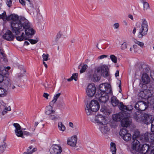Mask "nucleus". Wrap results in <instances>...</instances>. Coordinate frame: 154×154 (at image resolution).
Returning a JSON list of instances; mask_svg holds the SVG:
<instances>
[{"mask_svg":"<svg viewBox=\"0 0 154 154\" xmlns=\"http://www.w3.org/2000/svg\"><path fill=\"white\" fill-rule=\"evenodd\" d=\"M26 19L24 17H21L19 20L18 16L15 14H11L9 16L6 17L7 20H11V30L13 33H15L17 30L24 23Z\"/></svg>","mask_w":154,"mask_h":154,"instance_id":"nucleus-1","label":"nucleus"},{"mask_svg":"<svg viewBox=\"0 0 154 154\" xmlns=\"http://www.w3.org/2000/svg\"><path fill=\"white\" fill-rule=\"evenodd\" d=\"M101 72V75L104 77H107L109 76V69L107 66L103 65L95 69L94 73L92 76L93 77V81L97 82L100 79V77L98 76V73Z\"/></svg>","mask_w":154,"mask_h":154,"instance_id":"nucleus-2","label":"nucleus"},{"mask_svg":"<svg viewBox=\"0 0 154 154\" xmlns=\"http://www.w3.org/2000/svg\"><path fill=\"white\" fill-rule=\"evenodd\" d=\"M20 26L17 30L15 34L18 35L20 32L24 30L26 35L29 36L32 35L35 33V31L32 28L30 27V24L29 21L26 19L24 22V23Z\"/></svg>","mask_w":154,"mask_h":154,"instance_id":"nucleus-3","label":"nucleus"},{"mask_svg":"<svg viewBox=\"0 0 154 154\" xmlns=\"http://www.w3.org/2000/svg\"><path fill=\"white\" fill-rule=\"evenodd\" d=\"M134 117L137 122L146 124L147 125L151 124L152 121V116L146 113L143 114L139 112H137L134 114Z\"/></svg>","mask_w":154,"mask_h":154,"instance_id":"nucleus-4","label":"nucleus"},{"mask_svg":"<svg viewBox=\"0 0 154 154\" xmlns=\"http://www.w3.org/2000/svg\"><path fill=\"white\" fill-rule=\"evenodd\" d=\"M100 105L98 102L93 100H91L89 104H87L85 107L86 113L87 115H91L93 112H95L98 110Z\"/></svg>","mask_w":154,"mask_h":154,"instance_id":"nucleus-5","label":"nucleus"},{"mask_svg":"<svg viewBox=\"0 0 154 154\" xmlns=\"http://www.w3.org/2000/svg\"><path fill=\"white\" fill-rule=\"evenodd\" d=\"M140 143L139 140H135L133 142V149L136 151H142L144 153L147 152L149 149V146L148 144L145 143L142 145L140 147Z\"/></svg>","mask_w":154,"mask_h":154,"instance_id":"nucleus-6","label":"nucleus"},{"mask_svg":"<svg viewBox=\"0 0 154 154\" xmlns=\"http://www.w3.org/2000/svg\"><path fill=\"white\" fill-rule=\"evenodd\" d=\"M141 27L138 33L137 37L140 38H142L143 36L147 35L148 30V25L146 19L143 18L142 19Z\"/></svg>","mask_w":154,"mask_h":154,"instance_id":"nucleus-7","label":"nucleus"},{"mask_svg":"<svg viewBox=\"0 0 154 154\" xmlns=\"http://www.w3.org/2000/svg\"><path fill=\"white\" fill-rule=\"evenodd\" d=\"M2 82L4 84L3 86L8 89H14L16 88V86H19L17 82L14 81L11 83V79L8 77H5Z\"/></svg>","mask_w":154,"mask_h":154,"instance_id":"nucleus-8","label":"nucleus"},{"mask_svg":"<svg viewBox=\"0 0 154 154\" xmlns=\"http://www.w3.org/2000/svg\"><path fill=\"white\" fill-rule=\"evenodd\" d=\"M106 93H102L97 92L95 94V97L100 103H105L109 99V97Z\"/></svg>","mask_w":154,"mask_h":154,"instance_id":"nucleus-9","label":"nucleus"},{"mask_svg":"<svg viewBox=\"0 0 154 154\" xmlns=\"http://www.w3.org/2000/svg\"><path fill=\"white\" fill-rule=\"evenodd\" d=\"M100 91L98 92H100L102 93H106L111 94L112 93V89L110 85L108 83H102L99 86Z\"/></svg>","mask_w":154,"mask_h":154,"instance_id":"nucleus-10","label":"nucleus"},{"mask_svg":"<svg viewBox=\"0 0 154 154\" xmlns=\"http://www.w3.org/2000/svg\"><path fill=\"white\" fill-rule=\"evenodd\" d=\"M96 91V88L95 85L93 83L89 84L88 86L86 93L87 95L90 97H93Z\"/></svg>","mask_w":154,"mask_h":154,"instance_id":"nucleus-11","label":"nucleus"},{"mask_svg":"<svg viewBox=\"0 0 154 154\" xmlns=\"http://www.w3.org/2000/svg\"><path fill=\"white\" fill-rule=\"evenodd\" d=\"M148 106V103L145 101H139L136 104L134 107L137 110L144 111L147 109Z\"/></svg>","mask_w":154,"mask_h":154,"instance_id":"nucleus-12","label":"nucleus"},{"mask_svg":"<svg viewBox=\"0 0 154 154\" xmlns=\"http://www.w3.org/2000/svg\"><path fill=\"white\" fill-rule=\"evenodd\" d=\"M130 122V114H128L122 120L121 124L122 127L127 128L129 126Z\"/></svg>","mask_w":154,"mask_h":154,"instance_id":"nucleus-13","label":"nucleus"},{"mask_svg":"<svg viewBox=\"0 0 154 154\" xmlns=\"http://www.w3.org/2000/svg\"><path fill=\"white\" fill-rule=\"evenodd\" d=\"M94 120L96 123L101 125H106V124L105 117L101 115H98L96 116Z\"/></svg>","mask_w":154,"mask_h":154,"instance_id":"nucleus-14","label":"nucleus"},{"mask_svg":"<svg viewBox=\"0 0 154 154\" xmlns=\"http://www.w3.org/2000/svg\"><path fill=\"white\" fill-rule=\"evenodd\" d=\"M14 35L12 32L9 30H7L6 32L3 35V38L8 41H13L14 37Z\"/></svg>","mask_w":154,"mask_h":154,"instance_id":"nucleus-15","label":"nucleus"},{"mask_svg":"<svg viewBox=\"0 0 154 154\" xmlns=\"http://www.w3.org/2000/svg\"><path fill=\"white\" fill-rule=\"evenodd\" d=\"M110 102L113 106H118L120 109L121 108V103L122 102H120L116 96H113L111 97Z\"/></svg>","mask_w":154,"mask_h":154,"instance_id":"nucleus-16","label":"nucleus"},{"mask_svg":"<svg viewBox=\"0 0 154 154\" xmlns=\"http://www.w3.org/2000/svg\"><path fill=\"white\" fill-rule=\"evenodd\" d=\"M126 115V113L123 111L122 112H119L118 114H114L112 116V118L113 120L117 122L122 120L125 117Z\"/></svg>","mask_w":154,"mask_h":154,"instance_id":"nucleus-17","label":"nucleus"},{"mask_svg":"<svg viewBox=\"0 0 154 154\" xmlns=\"http://www.w3.org/2000/svg\"><path fill=\"white\" fill-rule=\"evenodd\" d=\"M121 108L120 109L122 110L124 112L126 113V115L128 114H130V113L131 112V110L133 109V107L131 105H129L127 106H124L123 103H121Z\"/></svg>","mask_w":154,"mask_h":154,"instance_id":"nucleus-18","label":"nucleus"},{"mask_svg":"<svg viewBox=\"0 0 154 154\" xmlns=\"http://www.w3.org/2000/svg\"><path fill=\"white\" fill-rule=\"evenodd\" d=\"M51 152L52 154H58L62 152V148L58 145H55L52 146Z\"/></svg>","mask_w":154,"mask_h":154,"instance_id":"nucleus-19","label":"nucleus"},{"mask_svg":"<svg viewBox=\"0 0 154 154\" xmlns=\"http://www.w3.org/2000/svg\"><path fill=\"white\" fill-rule=\"evenodd\" d=\"M77 137L76 135H74L71 138H68L67 141L68 144L72 146H75L77 143Z\"/></svg>","mask_w":154,"mask_h":154,"instance_id":"nucleus-20","label":"nucleus"},{"mask_svg":"<svg viewBox=\"0 0 154 154\" xmlns=\"http://www.w3.org/2000/svg\"><path fill=\"white\" fill-rule=\"evenodd\" d=\"M15 128L14 130L16 135L18 137L21 136L22 135V130H21V127L18 123H14L13 125Z\"/></svg>","mask_w":154,"mask_h":154,"instance_id":"nucleus-21","label":"nucleus"},{"mask_svg":"<svg viewBox=\"0 0 154 154\" xmlns=\"http://www.w3.org/2000/svg\"><path fill=\"white\" fill-rule=\"evenodd\" d=\"M149 137L148 133H145L140 136L138 139L142 143L147 142L149 141Z\"/></svg>","mask_w":154,"mask_h":154,"instance_id":"nucleus-22","label":"nucleus"},{"mask_svg":"<svg viewBox=\"0 0 154 154\" xmlns=\"http://www.w3.org/2000/svg\"><path fill=\"white\" fill-rule=\"evenodd\" d=\"M151 133L149 134L150 142L154 143V119L152 120L151 124Z\"/></svg>","mask_w":154,"mask_h":154,"instance_id":"nucleus-23","label":"nucleus"},{"mask_svg":"<svg viewBox=\"0 0 154 154\" xmlns=\"http://www.w3.org/2000/svg\"><path fill=\"white\" fill-rule=\"evenodd\" d=\"M141 80L143 83L145 84L149 83L150 81V79L147 75L146 73H143L141 77Z\"/></svg>","mask_w":154,"mask_h":154,"instance_id":"nucleus-24","label":"nucleus"},{"mask_svg":"<svg viewBox=\"0 0 154 154\" xmlns=\"http://www.w3.org/2000/svg\"><path fill=\"white\" fill-rule=\"evenodd\" d=\"M7 73V71L6 69L4 67L0 68V83L2 82L5 77L4 75Z\"/></svg>","mask_w":154,"mask_h":154,"instance_id":"nucleus-25","label":"nucleus"},{"mask_svg":"<svg viewBox=\"0 0 154 154\" xmlns=\"http://www.w3.org/2000/svg\"><path fill=\"white\" fill-rule=\"evenodd\" d=\"M52 105H50L46 106L45 112V114L47 115H50L52 113H54L55 111L53 109Z\"/></svg>","mask_w":154,"mask_h":154,"instance_id":"nucleus-26","label":"nucleus"},{"mask_svg":"<svg viewBox=\"0 0 154 154\" xmlns=\"http://www.w3.org/2000/svg\"><path fill=\"white\" fill-rule=\"evenodd\" d=\"M16 39L18 41H21L23 40H27V38L25 34L23 32L21 35L16 36Z\"/></svg>","mask_w":154,"mask_h":154,"instance_id":"nucleus-27","label":"nucleus"},{"mask_svg":"<svg viewBox=\"0 0 154 154\" xmlns=\"http://www.w3.org/2000/svg\"><path fill=\"white\" fill-rule=\"evenodd\" d=\"M16 39L18 41H21L23 40H27V38L25 34L23 32L21 35L16 36Z\"/></svg>","mask_w":154,"mask_h":154,"instance_id":"nucleus-28","label":"nucleus"},{"mask_svg":"<svg viewBox=\"0 0 154 154\" xmlns=\"http://www.w3.org/2000/svg\"><path fill=\"white\" fill-rule=\"evenodd\" d=\"M8 94L7 91L2 87H0V97H3Z\"/></svg>","mask_w":154,"mask_h":154,"instance_id":"nucleus-29","label":"nucleus"},{"mask_svg":"<svg viewBox=\"0 0 154 154\" xmlns=\"http://www.w3.org/2000/svg\"><path fill=\"white\" fill-rule=\"evenodd\" d=\"M49 118L51 120L56 121L59 119L60 117L57 115H54V113H52L49 115Z\"/></svg>","mask_w":154,"mask_h":154,"instance_id":"nucleus-30","label":"nucleus"},{"mask_svg":"<svg viewBox=\"0 0 154 154\" xmlns=\"http://www.w3.org/2000/svg\"><path fill=\"white\" fill-rule=\"evenodd\" d=\"M61 93H60L55 94L54 96L53 99L50 102V104L53 106L54 104L56 102L58 98L59 97Z\"/></svg>","mask_w":154,"mask_h":154,"instance_id":"nucleus-31","label":"nucleus"},{"mask_svg":"<svg viewBox=\"0 0 154 154\" xmlns=\"http://www.w3.org/2000/svg\"><path fill=\"white\" fill-rule=\"evenodd\" d=\"M102 125V126L100 128V130L102 133L106 134L109 130L108 127L106 125Z\"/></svg>","mask_w":154,"mask_h":154,"instance_id":"nucleus-32","label":"nucleus"},{"mask_svg":"<svg viewBox=\"0 0 154 154\" xmlns=\"http://www.w3.org/2000/svg\"><path fill=\"white\" fill-rule=\"evenodd\" d=\"M32 148V147L31 146L29 147L27 151L24 152V154H31L37 150V149L35 148H34L32 150H31Z\"/></svg>","mask_w":154,"mask_h":154,"instance_id":"nucleus-33","label":"nucleus"},{"mask_svg":"<svg viewBox=\"0 0 154 154\" xmlns=\"http://www.w3.org/2000/svg\"><path fill=\"white\" fill-rule=\"evenodd\" d=\"M110 149L112 154H116V145L115 143H111Z\"/></svg>","mask_w":154,"mask_h":154,"instance_id":"nucleus-34","label":"nucleus"},{"mask_svg":"<svg viewBox=\"0 0 154 154\" xmlns=\"http://www.w3.org/2000/svg\"><path fill=\"white\" fill-rule=\"evenodd\" d=\"M122 137L124 140L126 141H128L131 139V135L130 134L128 133L124 135V136H122Z\"/></svg>","mask_w":154,"mask_h":154,"instance_id":"nucleus-35","label":"nucleus"},{"mask_svg":"<svg viewBox=\"0 0 154 154\" xmlns=\"http://www.w3.org/2000/svg\"><path fill=\"white\" fill-rule=\"evenodd\" d=\"M58 126L59 129L60 131H63L65 130L66 127L62 122H59L58 124Z\"/></svg>","mask_w":154,"mask_h":154,"instance_id":"nucleus-36","label":"nucleus"},{"mask_svg":"<svg viewBox=\"0 0 154 154\" xmlns=\"http://www.w3.org/2000/svg\"><path fill=\"white\" fill-rule=\"evenodd\" d=\"M140 135V132L138 131H135L134 133V134L133 136V139L134 140H139V139H138V138L139 137Z\"/></svg>","mask_w":154,"mask_h":154,"instance_id":"nucleus-37","label":"nucleus"},{"mask_svg":"<svg viewBox=\"0 0 154 154\" xmlns=\"http://www.w3.org/2000/svg\"><path fill=\"white\" fill-rule=\"evenodd\" d=\"M7 146L6 143H5L0 145V153L3 152L5 151Z\"/></svg>","mask_w":154,"mask_h":154,"instance_id":"nucleus-38","label":"nucleus"},{"mask_svg":"<svg viewBox=\"0 0 154 154\" xmlns=\"http://www.w3.org/2000/svg\"><path fill=\"white\" fill-rule=\"evenodd\" d=\"M22 135L21 136H18L19 137H21L22 138H24V137L23 136V135H26L27 136H31L32 135V134L31 133L26 131H22Z\"/></svg>","mask_w":154,"mask_h":154,"instance_id":"nucleus-39","label":"nucleus"},{"mask_svg":"<svg viewBox=\"0 0 154 154\" xmlns=\"http://www.w3.org/2000/svg\"><path fill=\"white\" fill-rule=\"evenodd\" d=\"M117 122L113 119L110 123V126L112 128H116L117 126Z\"/></svg>","mask_w":154,"mask_h":154,"instance_id":"nucleus-40","label":"nucleus"},{"mask_svg":"<svg viewBox=\"0 0 154 154\" xmlns=\"http://www.w3.org/2000/svg\"><path fill=\"white\" fill-rule=\"evenodd\" d=\"M26 72V69H25L21 71L20 73H19L17 75L18 78H21L25 75V73Z\"/></svg>","mask_w":154,"mask_h":154,"instance_id":"nucleus-41","label":"nucleus"},{"mask_svg":"<svg viewBox=\"0 0 154 154\" xmlns=\"http://www.w3.org/2000/svg\"><path fill=\"white\" fill-rule=\"evenodd\" d=\"M128 133L127 130L123 128L120 130L119 134L121 137H122Z\"/></svg>","mask_w":154,"mask_h":154,"instance_id":"nucleus-42","label":"nucleus"},{"mask_svg":"<svg viewBox=\"0 0 154 154\" xmlns=\"http://www.w3.org/2000/svg\"><path fill=\"white\" fill-rule=\"evenodd\" d=\"M0 54L2 56L1 58L3 59V60L5 61H7L5 54L4 53V51L3 49H0Z\"/></svg>","mask_w":154,"mask_h":154,"instance_id":"nucleus-43","label":"nucleus"},{"mask_svg":"<svg viewBox=\"0 0 154 154\" xmlns=\"http://www.w3.org/2000/svg\"><path fill=\"white\" fill-rule=\"evenodd\" d=\"M88 67V66L87 65L85 64H84L82 66L81 69L80 70V73H82L85 72Z\"/></svg>","mask_w":154,"mask_h":154,"instance_id":"nucleus-44","label":"nucleus"},{"mask_svg":"<svg viewBox=\"0 0 154 154\" xmlns=\"http://www.w3.org/2000/svg\"><path fill=\"white\" fill-rule=\"evenodd\" d=\"M146 96V94L145 93V91H140L138 94V97H141L142 98H144Z\"/></svg>","mask_w":154,"mask_h":154,"instance_id":"nucleus-45","label":"nucleus"},{"mask_svg":"<svg viewBox=\"0 0 154 154\" xmlns=\"http://www.w3.org/2000/svg\"><path fill=\"white\" fill-rule=\"evenodd\" d=\"M134 42L136 44H137L141 48H143L144 46V43L141 42H140L138 41L136 39H134L133 40Z\"/></svg>","mask_w":154,"mask_h":154,"instance_id":"nucleus-46","label":"nucleus"},{"mask_svg":"<svg viewBox=\"0 0 154 154\" xmlns=\"http://www.w3.org/2000/svg\"><path fill=\"white\" fill-rule=\"evenodd\" d=\"M110 58L112 61L114 63H116L117 61V58L114 55H111Z\"/></svg>","mask_w":154,"mask_h":154,"instance_id":"nucleus-47","label":"nucleus"},{"mask_svg":"<svg viewBox=\"0 0 154 154\" xmlns=\"http://www.w3.org/2000/svg\"><path fill=\"white\" fill-rule=\"evenodd\" d=\"M144 10H146L149 8V4L146 2L143 1Z\"/></svg>","mask_w":154,"mask_h":154,"instance_id":"nucleus-48","label":"nucleus"},{"mask_svg":"<svg viewBox=\"0 0 154 154\" xmlns=\"http://www.w3.org/2000/svg\"><path fill=\"white\" fill-rule=\"evenodd\" d=\"M121 49L122 50H124L127 48V44L126 42H124L121 45Z\"/></svg>","mask_w":154,"mask_h":154,"instance_id":"nucleus-49","label":"nucleus"},{"mask_svg":"<svg viewBox=\"0 0 154 154\" xmlns=\"http://www.w3.org/2000/svg\"><path fill=\"white\" fill-rule=\"evenodd\" d=\"M49 55L48 54H44L42 55L43 61H47L49 59H48Z\"/></svg>","mask_w":154,"mask_h":154,"instance_id":"nucleus-50","label":"nucleus"},{"mask_svg":"<svg viewBox=\"0 0 154 154\" xmlns=\"http://www.w3.org/2000/svg\"><path fill=\"white\" fill-rule=\"evenodd\" d=\"M32 44H34L36 43L38 41V38H36V39L34 40L33 39H27Z\"/></svg>","mask_w":154,"mask_h":154,"instance_id":"nucleus-51","label":"nucleus"},{"mask_svg":"<svg viewBox=\"0 0 154 154\" xmlns=\"http://www.w3.org/2000/svg\"><path fill=\"white\" fill-rule=\"evenodd\" d=\"M6 17V12L4 11L2 14H0V18L4 19Z\"/></svg>","mask_w":154,"mask_h":154,"instance_id":"nucleus-52","label":"nucleus"},{"mask_svg":"<svg viewBox=\"0 0 154 154\" xmlns=\"http://www.w3.org/2000/svg\"><path fill=\"white\" fill-rule=\"evenodd\" d=\"M62 34L61 32H59L57 34V38L56 39V41H57L58 40V39L60 38L62 35Z\"/></svg>","mask_w":154,"mask_h":154,"instance_id":"nucleus-53","label":"nucleus"},{"mask_svg":"<svg viewBox=\"0 0 154 154\" xmlns=\"http://www.w3.org/2000/svg\"><path fill=\"white\" fill-rule=\"evenodd\" d=\"M78 75L77 73H75L72 74V76H73V79L75 81H77L78 80Z\"/></svg>","mask_w":154,"mask_h":154,"instance_id":"nucleus-54","label":"nucleus"},{"mask_svg":"<svg viewBox=\"0 0 154 154\" xmlns=\"http://www.w3.org/2000/svg\"><path fill=\"white\" fill-rule=\"evenodd\" d=\"M6 4L9 7H10L11 6L12 4L11 0H6Z\"/></svg>","mask_w":154,"mask_h":154,"instance_id":"nucleus-55","label":"nucleus"},{"mask_svg":"<svg viewBox=\"0 0 154 154\" xmlns=\"http://www.w3.org/2000/svg\"><path fill=\"white\" fill-rule=\"evenodd\" d=\"M43 85L44 86L45 89L47 90L48 89L49 87V85L48 84V82H46L45 83L43 84Z\"/></svg>","mask_w":154,"mask_h":154,"instance_id":"nucleus-56","label":"nucleus"},{"mask_svg":"<svg viewBox=\"0 0 154 154\" xmlns=\"http://www.w3.org/2000/svg\"><path fill=\"white\" fill-rule=\"evenodd\" d=\"M113 26L114 29H118L119 26V24L118 23H116L113 25Z\"/></svg>","mask_w":154,"mask_h":154,"instance_id":"nucleus-57","label":"nucleus"},{"mask_svg":"<svg viewBox=\"0 0 154 154\" xmlns=\"http://www.w3.org/2000/svg\"><path fill=\"white\" fill-rule=\"evenodd\" d=\"M101 112H103L104 113H105L106 112V107L104 106V107H102L100 109Z\"/></svg>","mask_w":154,"mask_h":154,"instance_id":"nucleus-58","label":"nucleus"},{"mask_svg":"<svg viewBox=\"0 0 154 154\" xmlns=\"http://www.w3.org/2000/svg\"><path fill=\"white\" fill-rule=\"evenodd\" d=\"M108 56L106 55H102L98 57V58L99 59H102L104 58H106L108 57Z\"/></svg>","mask_w":154,"mask_h":154,"instance_id":"nucleus-59","label":"nucleus"},{"mask_svg":"<svg viewBox=\"0 0 154 154\" xmlns=\"http://www.w3.org/2000/svg\"><path fill=\"white\" fill-rule=\"evenodd\" d=\"M49 96V94L47 93H44L43 95V96L45 97V98H46L47 99H48V97Z\"/></svg>","mask_w":154,"mask_h":154,"instance_id":"nucleus-60","label":"nucleus"},{"mask_svg":"<svg viewBox=\"0 0 154 154\" xmlns=\"http://www.w3.org/2000/svg\"><path fill=\"white\" fill-rule=\"evenodd\" d=\"M69 126L72 128H74L73 124L72 122H70L69 123Z\"/></svg>","mask_w":154,"mask_h":154,"instance_id":"nucleus-61","label":"nucleus"},{"mask_svg":"<svg viewBox=\"0 0 154 154\" xmlns=\"http://www.w3.org/2000/svg\"><path fill=\"white\" fill-rule=\"evenodd\" d=\"M20 2L23 5H25V2L23 0H19Z\"/></svg>","mask_w":154,"mask_h":154,"instance_id":"nucleus-62","label":"nucleus"},{"mask_svg":"<svg viewBox=\"0 0 154 154\" xmlns=\"http://www.w3.org/2000/svg\"><path fill=\"white\" fill-rule=\"evenodd\" d=\"M7 112V111L6 109H5V108L3 110V111L2 112V114L3 115H5V114Z\"/></svg>","mask_w":154,"mask_h":154,"instance_id":"nucleus-63","label":"nucleus"},{"mask_svg":"<svg viewBox=\"0 0 154 154\" xmlns=\"http://www.w3.org/2000/svg\"><path fill=\"white\" fill-rule=\"evenodd\" d=\"M119 71L118 70L116 71V72L115 73V76L116 77H117L119 76Z\"/></svg>","mask_w":154,"mask_h":154,"instance_id":"nucleus-64","label":"nucleus"}]
</instances>
